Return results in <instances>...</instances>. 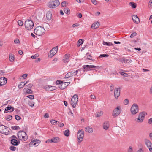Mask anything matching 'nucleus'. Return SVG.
<instances>
[{
    "instance_id": "f257e3e1",
    "label": "nucleus",
    "mask_w": 152,
    "mask_h": 152,
    "mask_svg": "<svg viewBox=\"0 0 152 152\" xmlns=\"http://www.w3.org/2000/svg\"><path fill=\"white\" fill-rule=\"evenodd\" d=\"M34 31L35 34L39 36L42 35L45 33V31L44 28L40 26H37Z\"/></svg>"
},
{
    "instance_id": "f03ea898",
    "label": "nucleus",
    "mask_w": 152,
    "mask_h": 152,
    "mask_svg": "<svg viewBox=\"0 0 152 152\" xmlns=\"http://www.w3.org/2000/svg\"><path fill=\"white\" fill-rule=\"evenodd\" d=\"M17 136L19 139L20 140L26 141L27 139V136L25 132L20 131L17 133Z\"/></svg>"
},
{
    "instance_id": "7ed1b4c3",
    "label": "nucleus",
    "mask_w": 152,
    "mask_h": 152,
    "mask_svg": "<svg viewBox=\"0 0 152 152\" xmlns=\"http://www.w3.org/2000/svg\"><path fill=\"white\" fill-rule=\"evenodd\" d=\"M24 25L26 28L29 30L33 28L34 26V23L32 20H27L25 22Z\"/></svg>"
},
{
    "instance_id": "20e7f679",
    "label": "nucleus",
    "mask_w": 152,
    "mask_h": 152,
    "mask_svg": "<svg viewBox=\"0 0 152 152\" xmlns=\"http://www.w3.org/2000/svg\"><path fill=\"white\" fill-rule=\"evenodd\" d=\"M146 112L142 111L140 113L138 118L136 119V121L138 123L142 122L145 118V116L147 115Z\"/></svg>"
},
{
    "instance_id": "39448f33",
    "label": "nucleus",
    "mask_w": 152,
    "mask_h": 152,
    "mask_svg": "<svg viewBox=\"0 0 152 152\" xmlns=\"http://www.w3.org/2000/svg\"><path fill=\"white\" fill-rule=\"evenodd\" d=\"M84 131L82 129L79 130L77 133L78 141L79 142H81L83 140L84 136Z\"/></svg>"
},
{
    "instance_id": "423d86ee",
    "label": "nucleus",
    "mask_w": 152,
    "mask_h": 152,
    "mask_svg": "<svg viewBox=\"0 0 152 152\" xmlns=\"http://www.w3.org/2000/svg\"><path fill=\"white\" fill-rule=\"evenodd\" d=\"M60 4L58 0H55L50 1L48 3V6L50 8H54L59 5Z\"/></svg>"
},
{
    "instance_id": "0eeeda50",
    "label": "nucleus",
    "mask_w": 152,
    "mask_h": 152,
    "mask_svg": "<svg viewBox=\"0 0 152 152\" xmlns=\"http://www.w3.org/2000/svg\"><path fill=\"white\" fill-rule=\"evenodd\" d=\"M78 101V96L77 94L74 95L71 100V104L73 108H75Z\"/></svg>"
},
{
    "instance_id": "6e6552de",
    "label": "nucleus",
    "mask_w": 152,
    "mask_h": 152,
    "mask_svg": "<svg viewBox=\"0 0 152 152\" xmlns=\"http://www.w3.org/2000/svg\"><path fill=\"white\" fill-rule=\"evenodd\" d=\"M130 111L132 114H136L139 111L138 105L136 104H133L131 108Z\"/></svg>"
},
{
    "instance_id": "1a4fd4ad",
    "label": "nucleus",
    "mask_w": 152,
    "mask_h": 152,
    "mask_svg": "<svg viewBox=\"0 0 152 152\" xmlns=\"http://www.w3.org/2000/svg\"><path fill=\"white\" fill-rule=\"evenodd\" d=\"M121 113V108L118 106L113 111L112 115L114 117L118 116Z\"/></svg>"
},
{
    "instance_id": "9d476101",
    "label": "nucleus",
    "mask_w": 152,
    "mask_h": 152,
    "mask_svg": "<svg viewBox=\"0 0 152 152\" xmlns=\"http://www.w3.org/2000/svg\"><path fill=\"white\" fill-rule=\"evenodd\" d=\"M83 67L86 71H87L89 70H92L91 69H90L91 68H96L98 69L99 68V67L97 66L94 65H86L83 66Z\"/></svg>"
},
{
    "instance_id": "9b49d317",
    "label": "nucleus",
    "mask_w": 152,
    "mask_h": 152,
    "mask_svg": "<svg viewBox=\"0 0 152 152\" xmlns=\"http://www.w3.org/2000/svg\"><path fill=\"white\" fill-rule=\"evenodd\" d=\"M7 79L5 77H1L0 78V86L5 85L7 83Z\"/></svg>"
},
{
    "instance_id": "f8f14e48",
    "label": "nucleus",
    "mask_w": 152,
    "mask_h": 152,
    "mask_svg": "<svg viewBox=\"0 0 152 152\" xmlns=\"http://www.w3.org/2000/svg\"><path fill=\"white\" fill-rule=\"evenodd\" d=\"M70 84V82H63L61 85L59 86V88L61 90H63L66 88Z\"/></svg>"
},
{
    "instance_id": "ddd939ff",
    "label": "nucleus",
    "mask_w": 152,
    "mask_h": 152,
    "mask_svg": "<svg viewBox=\"0 0 152 152\" xmlns=\"http://www.w3.org/2000/svg\"><path fill=\"white\" fill-rule=\"evenodd\" d=\"M20 141L17 139H12L11 140V143L14 146H18L20 143Z\"/></svg>"
},
{
    "instance_id": "4468645a",
    "label": "nucleus",
    "mask_w": 152,
    "mask_h": 152,
    "mask_svg": "<svg viewBox=\"0 0 152 152\" xmlns=\"http://www.w3.org/2000/svg\"><path fill=\"white\" fill-rule=\"evenodd\" d=\"M70 55L68 54H66L64 56L63 59V62L65 63H67L69 61Z\"/></svg>"
},
{
    "instance_id": "2eb2a0df",
    "label": "nucleus",
    "mask_w": 152,
    "mask_h": 152,
    "mask_svg": "<svg viewBox=\"0 0 152 152\" xmlns=\"http://www.w3.org/2000/svg\"><path fill=\"white\" fill-rule=\"evenodd\" d=\"M132 17L133 21L135 23L138 24L139 22V18L136 15H133Z\"/></svg>"
},
{
    "instance_id": "dca6fc26",
    "label": "nucleus",
    "mask_w": 152,
    "mask_h": 152,
    "mask_svg": "<svg viewBox=\"0 0 152 152\" xmlns=\"http://www.w3.org/2000/svg\"><path fill=\"white\" fill-rule=\"evenodd\" d=\"M114 96L115 98H118L120 95V90L118 88H115L114 91Z\"/></svg>"
},
{
    "instance_id": "f3484780",
    "label": "nucleus",
    "mask_w": 152,
    "mask_h": 152,
    "mask_svg": "<svg viewBox=\"0 0 152 152\" xmlns=\"http://www.w3.org/2000/svg\"><path fill=\"white\" fill-rule=\"evenodd\" d=\"M109 127V124L108 121H105L103 124V128L105 130H107L108 129Z\"/></svg>"
},
{
    "instance_id": "a211bd4d",
    "label": "nucleus",
    "mask_w": 152,
    "mask_h": 152,
    "mask_svg": "<svg viewBox=\"0 0 152 152\" xmlns=\"http://www.w3.org/2000/svg\"><path fill=\"white\" fill-rule=\"evenodd\" d=\"M121 61L123 63H131L132 61L129 59H126L125 57H123L121 59Z\"/></svg>"
},
{
    "instance_id": "6ab92c4d",
    "label": "nucleus",
    "mask_w": 152,
    "mask_h": 152,
    "mask_svg": "<svg viewBox=\"0 0 152 152\" xmlns=\"http://www.w3.org/2000/svg\"><path fill=\"white\" fill-rule=\"evenodd\" d=\"M40 142V141L39 140L36 139L35 140H33V141H31L29 143L30 145H36V144L39 143Z\"/></svg>"
},
{
    "instance_id": "aec40b11",
    "label": "nucleus",
    "mask_w": 152,
    "mask_h": 152,
    "mask_svg": "<svg viewBox=\"0 0 152 152\" xmlns=\"http://www.w3.org/2000/svg\"><path fill=\"white\" fill-rule=\"evenodd\" d=\"M74 75V74L73 71L67 73L65 77V78H69L71 77H72Z\"/></svg>"
},
{
    "instance_id": "412c9836",
    "label": "nucleus",
    "mask_w": 152,
    "mask_h": 152,
    "mask_svg": "<svg viewBox=\"0 0 152 152\" xmlns=\"http://www.w3.org/2000/svg\"><path fill=\"white\" fill-rule=\"evenodd\" d=\"M99 26V24L98 22H95L92 24L91 28H92L95 29L98 28Z\"/></svg>"
},
{
    "instance_id": "4be33fe9",
    "label": "nucleus",
    "mask_w": 152,
    "mask_h": 152,
    "mask_svg": "<svg viewBox=\"0 0 152 152\" xmlns=\"http://www.w3.org/2000/svg\"><path fill=\"white\" fill-rule=\"evenodd\" d=\"M52 13L51 12L49 11L47 12L46 14V17L48 20H50L51 19Z\"/></svg>"
},
{
    "instance_id": "5701e85b",
    "label": "nucleus",
    "mask_w": 152,
    "mask_h": 152,
    "mask_svg": "<svg viewBox=\"0 0 152 152\" xmlns=\"http://www.w3.org/2000/svg\"><path fill=\"white\" fill-rule=\"evenodd\" d=\"M23 90L25 92L26 91V94H31L33 93V91L31 89L25 88Z\"/></svg>"
},
{
    "instance_id": "b1692460",
    "label": "nucleus",
    "mask_w": 152,
    "mask_h": 152,
    "mask_svg": "<svg viewBox=\"0 0 152 152\" xmlns=\"http://www.w3.org/2000/svg\"><path fill=\"white\" fill-rule=\"evenodd\" d=\"M4 129L3 130H4V133H2V134H4L6 135H8L10 133V132L9 131V129H10V128L6 126L5 127Z\"/></svg>"
},
{
    "instance_id": "393cba45",
    "label": "nucleus",
    "mask_w": 152,
    "mask_h": 152,
    "mask_svg": "<svg viewBox=\"0 0 152 152\" xmlns=\"http://www.w3.org/2000/svg\"><path fill=\"white\" fill-rule=\"evenodd\" d=\"M145 142V144L147 146H148L151 145H152V143L148 139H145L144 140Z\"/></svg>"
},
{
    "instance_id": "a878e982",
    "label": "nucleus",
    "mask_w": 152,
    "mask_h": 152,
    "mask_svg": "<svg viewBox=\"0 0 152 152\" xmlns=\"http://www.w3.org/2000/svg\"><path fill=\"white\" fill-rule=\"evenodd\" d=\"M85 131L88 132L90 133H92L93 132V130L91 127H90L89 126L86 127L85 129Z\"/></svg>"
},
{
    "instance_id": "bb28decb",
    "label": "nucleus",
    "mask_w": 152,
    "mask_h": 152,
    "mask_svg": "<svg viewBox=\"0 0 152 152\" xmlns=\"http://www.w3.org/2000/svg\"><path fill=\"white\" fill-rule=\"evenodd\" d=\"M86 56H87V59L92 61L94 60L93 57L89 53H87L86 54Z\"/></svg>"
},
{
    "instance_id": "cd10ccee",
    "label": "nucleus",
    "mask_w": 152,
    "mask_h": 152,
    "mask_svg": "<svg viewBox=\"0 0 152 152\" xmlns=\"http://www.w3.org/2000/svg\"><path fill=\"white\" fill-rule=\"evenodd\" d=\"M6 127V126L3 125H0V133H4V130H3L4 129L5 127Z\"/></svg>"
},
{
    "instance_id": "c85d7f7f",
    "label": "nucleus",
    "mask_w": 152,
    "mask_h": 152,
    "mask_svg": "<svg viewBox=\"0 0 152 152\" xmlns=\"http://www.w3.org/2000/svg\"><path fill=\"white\" fill-rule=\"evenodd\" d=\"M9 59L11 62H12L14 60V56L12 54H11L9 56Z\"/></svg>"
},
{
    "instance_id": "c756f323",
    "label": "nucleus",
    "mask_w": 152,
    "mask_h": 152,
    "mask_svg": "<svg viewBox=\"0 0 152 152\" xmlns=\"http://www.w3.org/2000/svg\"><path fill=\"white\" fill-rule=\"evenodd\" d=\"M69 129H66L64 131V134L65 136L68 137L69 135Z\"/></svg>"
},
{
    "instance_id": "7c9ffc66",
    "label": "nucleus",
    "mask_w": 152,
    "mask_h": 152,
    "mask_svg": "<svg viewBox=\"0 0 152 152\" xmlns=\"http://www.w3.org/2000/svg\"><path fill=\"white\" fill-rule=\"evenodd\" d=\"M54 143H57L60 141V138L58 137H55L53 138Z\"/></svg>"
},
{
    "instance_id": "2f4dec72",
    "label": "nucleus",
    "mask_w": 152,
    "mask_h": 152,
    "mask_svg": "<svg viewBox=\"0 0 152 152\" xmlns=\"http://www.w3.org/2000/svg\"><path fill=\"white\" fill-rule=\"evenodd\" d=\"M84 40L83 39H81L79 40L77 43V45L78 46H80L81 44L83 43Z\"/></svg>"
},
{
    "instance_id": "473e14b6",
    "label": "nucleus",
    "mask_w": 152,
    "mask_h": 152,
    "mask_svg": "<svg viewBox=\"0 0 152 152\" xmlns=\"http://www.w3.org/2000/svg\"><path fill=\"white\" fill-rule=\"evenodd\" d=\"M129 5L132 7V8L134 9L136 7V4L134 2H130Z\"/></svg>"
},
{
    "instance_id": "72a5a7b5",
    "label": "nucleus",
    "mask_w": 152,
    "mask_h": 152,
    "mask_svg": "<svg viewBox=\"0 0 152 152\" xmlns=\"http://www.w3.org/2000/svg\"><path fill=\"white\" fill-rule=\"evenodd\" d=\"M103 44L104 45H106L107 46H111L113 45V44L111 42H105L104 41H103L102 42Z\"/></svg>"
},
{
    "instance_id": "f704fd0d",
    "label": "nucleus",
    "mask_w": 152,
    "mask_h": 152,
    "mask_svg": "<svg viewBox=\"0 0 152 152\" xmlns=\"http://www.w3.org/2000/svg\"><path fill=\"white\" fill-rule=\"evenodd\" d=\"M56 52H53V51L51 52V50L50 51V53H49L48 55V57L50 58H52L56 54Z\"/></svg>"
},
{
    "instance_id": "c9c22d12",
    "label": "nucleus",
    "mask_w": 152,
    "mask_h": 152,
    "mask_svg": "<svg viewBox=\"0 0 152 152\" xmlns=\"http://www.w3.org/2000/svg\"><path fill=\"white\" fill-rule=\"evenodd\" d=\"M64 12L67 14H69L70 13V10L68 8H66L64 9Z\"/></svg>"
},
{
    "instance_id": "e433bc0d",
    "label": "nucleus",
    "mask_w": 152,
    "mask_h": 152,
    "mask_svg": "<svg viewBox=\"0 0 152 152\" xmlns=\"http://www.w3.org/2000/svg\"><path fill=\"white\" fill-rule=\"evenodd\" d=\"M50 86L47 85L44 86V88L46 90L48 91H50Z\"/></svg>"
},
{
    "instance_id": "4c0bfd02",
    "label": "nucleus",
    "mask_w": 152,
    "mask_h": 152,
    "mask_svg": "<svg viewBox=\"0 0 152 152\" xmlns=\"http://www.w3.org/2000/svg\"><path fill=\"white\" fill-rule=\"evenodd\" d=\"M50 122L53 125L56 124L57 123H59V121L53 119L51 120Z\"/></svg>"
},
{
    "instance_id": "58836bf2",
    "label": "nucleus",
    "mask_w": 152,
    "mask_h": 152,
    "mask_svg": "<svg viewBox=\"0 0 152 152\" xmlns=\"http://www.w3.org/2000/svg\"><path fill=\"white\" fill-rule=\"evenodd\" d=\"M58 49V46H57L55 47H54L53 48H52L51 50V51L53 52H53H56V53H57Z\"/></svg>"
},
{
    "instance_id": "ea45409f",
    "label": "nucleus",
    "mask_w": 152,
    "mask_h": 152,
    "mask_svg": "<svg viewBox=\"0 0 152 152\" xmlns=\"http://www.w3.org/2000/svg\"><path fill=\"white\" fill-rule=\"evenodd\" d=\"M24 82H20V84L18 86V87L19 89H21L24 86Z\"/></svg>"
},
{
    "instance_id": "a19ab883",
    "label": "nucleus",
    "mask_w": 152,
    "mask_h": 152,
    "mask_svg": "<svg viewBox=\"0 0 152 152\" xmlns=\"http://www.w3.org/2000/svg\"><path fill=\"white\" fill-rule=\"evenodd\" d=\"M11 128L12 130H18V129H20V127L19 126H11Z\"/></svg>"
},
{
    "instance_id": "79ce46f5",
    "label": "nucleus",
    "mask_w": 152,
    "mask_h": 152,
    "mask_svg": "<svg viewBox=\"0 0 152 152\" xmlns=\"http://www.w3.org/2000/svg\"><path fill=\"white\" fill-rule=\"evenodd\" d=\"M103 114V112L102 111H100L97 113L96 115V117H99L102 115Z\"/></svg>"
},
{
    "instance_id": "37998d69",
    "label": "nucleus",
    "mask_w": 152,
    "mask_h": 152,
    "mask_svg": "<svg viewBox=\"0 0 152 152\" xmlns=\"http://www.w3.org/2000/svg\"><path fill=\"white\" fill-rule=\"evenodd\" d=\"M39 56V55L38 54H35L34 55H33L31 56V58L32 59H35Z\"/></svg>"
},
{
    "instance_id": "c03bdc74",
    "label": "nucleus",
    "mask_w": 152,
    "mask_h": 152,
    "mask_svg": "<svg viewBox=\"0 0 152 152\" xmlns=\"http://www.w3.org/2000/svg\"><path fill=\"white\" fill-rule=\"evenodd\" d=\"M12 109V106L10 105L8 106L5 108V111L10 110Z\"/></svg>"
},
{
    "instance_id": "a18cd8bd",
    "label": "nucleus",
    "mask_w": 152,
    "mask_h": 152,
    "mask_svg": "<svg viewBox=\"0 0 152 152\" xmlns=\"http://www.w3.org/2000/svg\"><path fill=\"white\" fill-rule=\"evenodd\" d=\"M109 56V55L107 54H101L99 57L100 58H103L104 57H108Z\"/></svg>"
},
{
    "instance_id": "49530a36",
    "label": "nucleus",
    "mask_w": 152,
    "mask_h": 152,
    "mask_svg": "<svg viewBox=\"0 0 152 152\" xmlns=\"http://www.w3.org/2000/svg\"><path fill=\"white\" fill-rule=\"evenodd\" d=\"M63 83V81L61 80H57L56 81V84L57 85H61V84Z\"/></svg>"
},
{
    "instance_id": "de8ad7c7",
    "label": "nucleus",
    "mask_w": 152,
    "mask_h": 152,
    "mask_svg": "<svg viewBox=\"0 0 152 152\" xmlns=\"http://www.w3.org/2000/svg\"><path fill=\"white\" fill-rule=\"evenodd\" d=\"M12 116L11 115H8L6 119L7 121H10V120H11L12 119Z\"/></svg>"
},
{
    "instance_id": "09e8293b",
    "label": "nucleus",
    "mask_w": 152,
    "mask_h": 152,
    "mask_svg": "<svg viewBox=\"0 0 152 152\" xmlns=\"http://www.w3.org/2000/svg\"><path fill=\"white\" fill-rule=\"evenodd\" d=\"M16 147L13 146H11L10 147V149L12 151H15L16 150Z\"/></svg>"
},
{
    "instance_id": "8fccbe9b",
    "label": "nucleus",
    "mask_w": 152,
    "mask_h": 152,
    "mask_svg": "<svg viewBox=\"0 0 152 152\" xmlns=\"http://www.w3.org/2000/svg\"><path fill=\"white\" fill-rule=\"evenodd\" d=\"M18 23L19 26H22L23 25V23L22 20H18Z\"/></svg>"
},
{
    "instance_id": "3c124183",
    "label": "nucleus",
    "mask_w": 152,
    "mask_h": 152,
    "mask_svg": "<svg viewBox=\"0 0 152 152\" xmlns=\"http://www.w3.org/2000/svg\"><path fill=\"white\" fill-rule=\"evenodd\" d=\"M66 4H67V3H66V1H64L62 2L61 3V6L63 7H65L66 6Z\"/></svg>"
},
{
    "instance_id": "603ef678",
    "label": "nucleus",
    "mask_w": 152,
    "mask_h": 152,
    "mask_svg": "<svg viewBox=\"0 0 152 152\" xmlns=\"http://www.w3.org/2000/svg\"><path fill=\"white\" fill-rule=\"evenodd\" d=\"M14 42L15 44H19L20 42L18 39L16 38L14 40Z\"/></svg>"
},
{
    "instance_id": "864d4df0",
    "label": "nucleus",
    "mask_w": 152,
    "mask_h": 152,
    "mask_svg": "<svg viewBox=\"0 0 152 152\" xmlns=\"http://www.w3.org/2000/svg\"><path fill=\"white\" fill-rule=\"evenodd\" d=\"M121 74L125 77H128L129 75H128L127 73H124V72H121Z\"/></svg>"
},
{
    "instance_id": "5fc2aeb1",
    "label": "nucleus",
    "mask_w": 152,
    "mask_h": 152,
    "mask_svg": "<svg viewBox=\"0 0 152 152\" xmlns=\"http://www.w3.org/2000/svg\"><path fill=\"white\" fill-rule=\"evenodd\" d=\"M50 91L55 90L57 88L56 86H50Z\"/></svg>"
},
{
    "instance_id": "6e6d98bb",
    "label": "nucleus",
    "mask_w": 152,
    "mask_h": 152,
    "mask_svg": "<svg viewBox=\"0 0 152 152\" xmlns=\"http://www.w3.org/2000/svg\"><path fill=\"white\" fill-rule=\"evenodd\" d=\"M129 102L128 99H125L124 100L123 103L125 105H126L128 104Z\"/></svg>"
},
{
    "instance_id": "4d7b16f0",
    "label": "nucleus",
    "mask_w": 152,
    "mask_h": 152,
    "mask_svg": "<svg viewBox=\"0 0 152 152\" xmlns=\"http://www.w3.org/2000/svg\"><path fill=\"white\" fill-rule=\"evenodd\" d=\"M137 33L136 32H133L132 34L130 36L131 38H133L137 35Z\"/></svg>"
},
{
    "instance_id": "13d9d810",
    "label": "nucleus",
    "mask_w": 152,
    "mask_h": 152,
    "mask_svg": "<svg viewBox=\"0 0 152 152\" xmlns=\"http://www.w3.org/2000/svg\"><path fill=\"white\" fill-rule=\"evenodd\" d=\"M27 97L31 99H34V96L33 95H31L27 96Z\"/></svg>"
},
{
    "instance_id": "bf43d9fd",
    "label": "nucleus",
    "mask_w": 152,
    "mask_h": 152,
    "mask_svg": "<svg viewBox=\"0 0 152 152\" xmlns=\"http://www.w3.org/2000/svg\"><path fill=\"white\" fill-rule=\"evenodd\" d=\"M15 118L17 120H19L21 119V117L18 115L15 116Z\"/></svg>"
},
{
    "instance_id": "052dcab7",
    "label": "nucleus",
    "mask_w": 152,
    "mask_h": 152,
    "mask_svg": "<svg viewBox=\"0 0 152 152\" xmlns=\"http://www.w3.org/2000/svg\"><path fill=\"white\" fill-rule=\"evenodd\" d=\"M127 152H133L132 148V147L131 146L129 147Z\"/></svg>"
},
{
    "instance_id": "680f3d73",
    "label": "nucleus",
    "mask_w": 152,
    "mask_h": 152,
    "mask_svg": "<svg viewBox=\"0 0 152 152\" xmlns=\"http://www.w3.org/2000/svg\"><path fill=\"white\" fill-rule=\"evenodd\" d=\"M81 69H79L77 70H76V71H73V72L74 74V75H76L78 72L79 71H81L80 70Z\"/></svg>"
},
{
    "instance_id": "e2e57ef3",
    "label": "nucleus",
    "mask_w": 152,
    "mask_h": 152,
    "mask_svg": "<svg viewBox=\"0 0 152 152\" xmlns=\"http://www.w3.org/2000/svg\"><path fill=\"white\" fill-rule=\"evenodd\" d=\"M26 86L27 87V88H29V89H31L33 86V84L31 83H30L28 85H27Z\"/></svg>"
},
{
    "instance_id": "0e129e2a",
    "label": "nucleus",
    "mask_w": 152,
    "mask_h": 152,
    "mask_svg": "<svg viewBox=\"0 0 152 152\" xmlns=\"http://www.w3.org/2000/svg\"><path fill=\"white\" fill-rule=\"evenodd\" d=\"M151 152H152V145L147 146Z\"/></svg>"
},
{
    "instance_id": "69168bd1",
    "label": "nucleus",
    "mask_w": 152,
    "mask_h": 152,
    "mask_svg": "<svg viewBox=\"0 0 152 152\" xmlns=\"http://www.w3.org/2000/svg\"><path fill=\"white\" fill-rule=\"evenodd\" d=\"M91 1L95 5L97 4V2L96 0H91Z\"/></svg>"
},
{
    "instance_id": "338daca9",
    "label": "nucleus",
    "mask_w": 152,
    "mask_h": 152,
    "mask_svg": "<svg viewBox=\"0 0 152 152\" xmlns=\"http://www.w3.org/2000/svg\"><path fill=\"white\" fill-rule=\"evenodd\" d=\"M27 76V75L26 74H24L22 76V77L24 79H25Z\"/></svg>"
},
{
    "instance_id": "774afa93",
    "label": "nucleus",
    "mask_w": 152,
    "mask_h": 152,
    "mask_svg": "<svg viewBox=\"0 0 152 152\" xmlns=\"http://www.w3.org/2000/svg\"><path fill=\"white\" fill-rule=\"evenodd\" d=\"M49 117V115L48 113H46L45 114L44 117L45 118H48Z\"/></svg>"
}]
</instances>
